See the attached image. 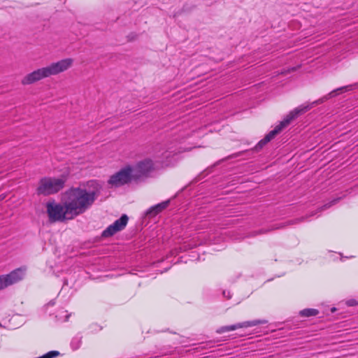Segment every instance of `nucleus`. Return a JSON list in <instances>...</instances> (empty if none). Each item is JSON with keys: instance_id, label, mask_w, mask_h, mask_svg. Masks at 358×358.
Segmentation results:
<instances>
[{"instance_id": "obj_18", "label": "nucleus", "mask_w": 358, "mask_h": 358, "mask_svg": "<svg viewBox=\"0 0 358 358\" xmlns=\"http://www.w3.org/2000/svg\"><path fill=\"white\" fill-rule=\"evenodd\" d=\"M223 295L224 296H226L227 299H230L231 298V294H230V292H227H227L226 291H224L223 292Z\"/></svg>"}, {"instance_id": "obj_10", "label": "nucleus", "mask_w": 358, "mask_h": 358, "mask_svg": "<svg viewBox=\"0 0 358 358\" xmlns=\"http://www.w3.org/2000/svg\"><path fill=\"white\" fill-rule=\"evenodd\" d=\"M128 217L122 215L120 218L117 220L114 223L109 225L102 233L103 237H109L114 235L117 231L122 230L127 225Z\"/></svg>"}, {"instance_id": "obj_14", "label": "nucleus", "mask_w": 358, "mask_h": 358, "mask_svg": "<svg viewBox=\"0 0 358 358\" xmlns=\"http://www.w3.org/2000/svg\"><path fill=\"white\" fill-rule=\"evenodd\" d=\"M319 313V311L315 308H306L300 311L299 314L302 317L315 316Z\"/></svg>"}, {"instance_id": "obj_6", "label": "nucleus", "mask_w": 358, "mask_h": 358, "mask_svg": "<svg viewBox=\"0 0 358 358\" xmlns=\"http://www.w3.org/2000/svg\"><path fill=\"white\" fill-rule=\"evenodd\" d=\"M132 180H134L133 167L127 165L112 175L108 180V184L117 187L127 184Z\"/></svg>"}, {"instance_id": "obj_12", "label": "nucleus", "mask_w": 358, "mask_h": 358, "mask_svg": "<svg viewBox=\"0 0 358 358\" xmlns=\"http://www.w3.org/2000/svg\"><path fill=\"white\" fill-rule=\"evenodd\" d=\"M169 203V201H166L155 205L150 207L149 209H148V210L146 211V214L155 216L159 213L162 210L165 209L168 206Z\"/></svg>"}, {"instance_id": "obj_13", "label": "nucleus", "mask_w": 358, "mask_h": 358, "mask_svg": "<svg viewBox=\"0 0 358 358\" xmlns=\"http://www.w3.org/2000/svg\"><path fill=\"white\" fill-rule=\"evenodd\" d=\"M82 336L78 334L74 336L71 342V347L73 350H76L80 348L82 344Z\"/></svg>"}, {"instance_id": "obj_8", "label": "nucleus", "mask_w": 358, "mask_h": 358, "mask_svg": "<svg viewBox=\"0 0 358 358\" xmlns=\"http://www.w3.org/2000/svg\"><path fill=\"white\" fill-rule=\"evenodd\" d=\"M182 152L184 150H182L180 148L169 146L163 150L160 158L157 162H159L162 167L171 166L176 162L178 155Z\"/></svg>"}, {"instance_id": "obj_3", "label": "nucleus", "mask_w": 358, "mask_h": 358, "mask_svg": "<svg viewBox=\"0 0 358 358\" xmlns=\"http://www.w3.org/2000/svg\"><path fill=\"white\" fill-rule=\"evenodd\" d=\"M73 63V59L71 58H66L52 62L48 66L37 69L27 73L22 78L21 84L22 85H29L52 76L58 75L70 69Z\"/></svg>"}, {"instance_id": "obj_7", "label": "nucleus", "mask_w": 358, "mask_h": 358, "mask_svg": "<svg viewBox=\"0 0 358 358\" xmlns=\"http://www.w3.org/2000/svg\"><path fill=\"white\" fill-rule=\"evenodd\" d=\"M156 169V166L153 160L150 158H145L138 161L133 168L134 180L137 181L141 178H148L150 173Z\"/></svg>"}, {"instance_id": "obj_17", "label": "nucleus", "mask_w": 358, "mask_h": 358, "mask_svg": "<svg viewBox=\"0 0 358 358\" xmlns=\"http://www.w3.org/2000/svg\"><path fill=\"white\" fill-rule=\"evenodd\" d=\"M346 303L349 306H354L357 305L358 303H357V301L355 299H350V300H348L346 302Z\"/></svg>"}, {"instance_id": "obj_1", "label": "nucleus", "mask_w": 358, "mask_h": 358, "mask_svg": "<svg viewBox=\"0 0 358 358\" xmlns=\"http://www.w3.org/2000/svg\"><path fill=\"white\" fill-rule=\"evenodd\" d=\"M354 87H358V84L350 85L338 87L332 90L323 97L313 101L312 103L301 105L291 110L286 115L284 120L280 122L279 124L275 126V127L272 131L266 134V136L258 143V144L256 145V150L261 149L264 145L272 140L278 134H279L285 127H287L293 120L306 113L315 106L322 104L328 99L337 96L339 93L352 90Z\"/></svg>"}, {"instance_id": "obj_2", "label": "nucleus", "mask_w": 358, "mask_h": 358, "mask_svg": "<svg viewBox=\"0 0 358 358\" xmlns=\"http://www.w3.org/2000/svg\"><path fill=\"white\" fill-rule=\"evenodd\" d=\"M97 194L85 187H71L66 191L64 199L67 210L73 218L86 212L94 203Z\"/></svg>"}, {"instance_id": "obj_16", "label": "nucleus", "mask_w": 358, "mask_h": 358, "mask_svg": "<svg viewBox=\"0 0 358 358\" xmlns=\"http://www.w3.org/2000/svg\"><path fill=\"white\" fill-rule=\"evenodd\" d=\"M339 200V199H334L333 201H331V202L324 205L322 208V209H326L327 208H329L330 206H331L332 205L335 204L337 203V201Z\"/></svg>"}, {"instance_id": "obj_9", "label": "nucleus", "mask_w": 358, "mask_h": 358, "mask_svg": "<svg viewBox=\"0 0 358 358\" xmlns=\"http://www.w3.org/2000/svg\"><path fill=\"white\" fill-rule=\"evenodd\" d=\"M267 320H254L252 321H246L243 322L237 323L232 325L221 327L217 329L216 332L218 334H222L227 331H234L240 328H247L250 327H254L259 324H266Z\"/></svg>"}, {"instance_id": "obj_4", "label": "nucleus", "mask_w": 358, "mask_h": 358, "mask_svg": "<svg viewBox=\"0 0 358 358\" xmlns=\"http://www.w3.org/2000/svg\"><path fill=\"white\" fill-rule=\"evenodd\" d=\"M65 180L56 178H43L37 188L38 194L49 195L60 191L64 187Z\"/></svg>"}, {"instance_id": "obj_5", "label": "nucleus", "mask_w": 358, "mask_h": 358, "mask_svg": "<svg viewBox=\"0 0 358 358\" xmlns=\"http://www.w3.org/2000/svg\"><path fill=\"white\" fill-rule=\"evenodd\" d=\"M47 213L51 222L73 219L71 213H69L67 210V206L64 204V200L62 204L55 203L54 202L48 203Z\"/></svg>"}, {"instance_id": "obj_15", "label": "nucleus", "mask_w": 358, "mask_h": 358, "mask_svg": "<svg viewBox=\"0 0 358 358\" xmlns=\"http://www.w3.org/2000/svg\"><path fill=\"white\" fill-rule=\"evenodd\" d=\"M8 287L5 280L4 275H0V290Z\"/></svg>"}, {"instance_id": "obj_11", "label": "nucleus", "mask_w": 358, "mask_h": 358, "mask_svg": "<svg viewBox=\"0 0 358 358\" xmlns=\"http://www.w3.org/2000/svg\"><path fill=\"white\" fill-rule=\"evenodd\" d=\"M26 271L25 267L15 269L7 275H3L8 286L12 285L23 279Z\"/></svg>"}]
</instances>
